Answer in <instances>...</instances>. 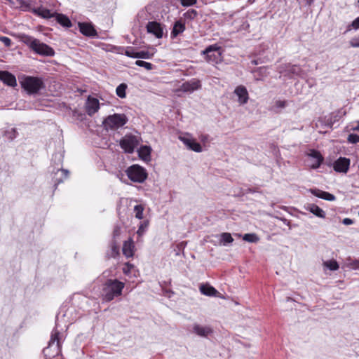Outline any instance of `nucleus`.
Wrapping results in <instances>:
<instances>
[{"label": "nucleus", "mask_w": 359, "mask_h": 359, "mask_svg": "<svg viewBox=\"0 0 359 359\" xmlns=\"http://www.w3.org/2000/svg\"><path fill=\"white\" fill-rule=\"evenodd\" d=\"M127 89V85L126 83H121L117 86L116 93L118 97L120 98H125L126 96V90Z\"/></svg>", "instance_id": "cd10ccee"}, {"label": "nucleus", "mask_w": 359, "mask_h": 359, "mask_svg": "<svg viewBox=\"0 0 359 359\" xmlns=\"http://www.w3.org/2000/svg\"><path fill=\"white\" fill-rule=\"evenodd\" d=\"M143 211L144 208L141 205H137L134 208V212L135 213V217L138 219H142L143 217Z\"/></svg>", "instance_id": "72a5a7b5"}, {"label": "nucleus", "mask_w": 359, "mask_h": 359, "mask_svg": "<svg viewBox=\"0 0 359 359\" xmlns=\"http://www.w3.org/2000/svg\"><path fill=\"white\" fill-rule=\"evenodd\" d=\"M135 65L144 67L147 70H151L153 69V65L151 63L143 60H136Z\"/></svg>", "instance_id": "473e14b6"}, {"label": "nucleus", "mask_w": 359, "mask_h": 359, "mask_svg": "<svg viewBox=\"0 0 359 359\" xmlns=\"http://www.w3.org/2000/svg\"><path fill=\"white\" fill-rule=\"evenodd\" d=\"M133 266L132 264L126 263L125 266L123 268V272L126 274L129 273Z\"/></svg>", "instance_id": "c03bdc74"}, {"label": "nucleus", "mask_w": 359, "mask_h": 359, "mask_svg": "<svg viewBox=\"0 0 359 359\" xmlns=\"http://www.w3.org/2000/svg\"><path fill=\"white\" fill-rule=\"evenodd\" d=\"M22 87L29 93H37L43 87L41 79L34 76H26L21 81Z\"/></svg>", "instance_id": "39448f33"}, {"label": "nucleus", "mask_w": 359, "mask_h": 359, "mask_svg": "<svg viewBox=\"0 0 359 359\" xmlns=\"http://www.w3.org/2000/svg\"><path fill=\"white\" fill-rule=\"evenodd\" d=\"M324 266L331 271H336L339 269V264L335 260H329L324 262Z\"/></svg>", "instance_id": "7c9ffc66"}, {"label": "nucleus", "mask_w": 359, "mask_h": 359, "mask_svg": "<svg viewBox=\"0 0 359 359\" xmlns=\"http://www.w3.org/2000/svg\"><path fill=\"white\" fill-rule=\"evenodd\" d=\"M201 88V81L198 79H193L189 81L183 83L177 91L184 93H192L194 90Z\"/></svg>", "instance_id": "9b49d317"}, {"label": "nucleus", "mask_w": 359, "mask_h": 359, "mask_svg": "<svg viewBox=\"0 0 359 359\" xmlns=\"http://www.w3.org/2000/svg\"><path fill=\"white\" fill-rule=\"evenodd\" d=\"M100 109V102L97 98L89 96L86 103V111L90 116L94 115Z\"/></svg>", "instance_id": "ddd939ff"}, {"label": "nucleus", "mask_w": 359, "mask_h": 359, "mask_svg": "<svg viewBox=\"0 0 359 359\" xmlns=\"http://www.w3.org/2000/svg\"><path fill=\"white\" fill-rule=\"evenodd\" d=\"M121 234V228L118 226H116L113 231V236L114 238L118 237Z\"/></svg>", "instance_id": "37998d69"}, {"label": "nucleus", "mask_w": 359, "mask_h": 359, "mask_svg": "<svg viewBox=\"0 0 359 359\" xmlns=\"http://www.w3.org/2000/svg\"><path fill=\"white\" fill-rule=\"evenodd\" d=\"M185 30V25L180 21H177L173 26V29L171 32L172 37L175 38L178 34L182 33Z\"/></svg>", "instance_id": "b1692460"}, {"label": "nucleus", "mask_w": 359, "mask_h": 359, "mask_svg": "<svg viewBox=\"0 0 359 359\" xmlns=\"http://www.w3.org/2000/svg\"><path fill=\"white\" fill-rule=\"evenodd\" d=\"M352 29H359V17L355 18L351 25L347 27V31H351Z\"/></svg>", "instance_id": "c9c22d12"}, {"label": "nucleus", "mask_w": 359, "mask_h": 359, "mask_svg": "<svg viewBox=\"0 0 359 359\" xmlns=\"http://www.w3.org/2000/svg\"><path fill=\"white\" fill-rule=\"evenodd\" d=\"M124 287V283L115 279L108 280L103 285L102 296L104 301L110 302L114 297L120 296Z\"/></svg>", "instance_id": "f03ea898"}, {"label": "nucleus", "mask_w": 359, "mask_h": 359, "mask_svg": "<svg viewBox=\"0 0 359 359\" xmlns=\"http://www.w3.org/2000/svg\"><path fill=\"white\" fill-rule=\"evenodd\" d=\"M137 51H135L133 49L127 50L126 51V55H127L128 57H130L136 58L135 55L137 54Z\"/></svg>", "instance_id": "a18cd8bd"}, {"label": "nucleus", "mask_w": 359, "mask_h": 359, "mask_svg": "<svg viewBox=\"0 0 359 359\" xmlns=\"http://www.w3.org/2000/svg\"><path fill=\"white\" fill-rule=\"evenodd\" d=\"M6 1L12 4H14V1L13 0H6ZM18 1H19L21 4H25V1L24 0H17Z\"/></svg>", "instance_id": "3c124183"}, {"label": "nucleus", "mask_w": 359, "mask_h": 359, "mask_svg": "<svg viewBox=\"0 0 359 359\" xmlns=\"http://www.w3.org/2000/svg\"><path fill=\"white\" fill-rule=\"evenodd\" d=\"M154 54L150 53L149 51L146 50H140L137 52V54L135 55V57L143 58V59H150L153 57Z\"/></svg>", "instance_id": "2f4dec72"}, {"label": "nucleus", "mask_w": 359, "mask_h": 359, "mask_svg": "<svg viewBox=\"0 0 359 359\" xmlns=\"http://www.w3.org/2000/svg\"><path fill=\"white\" fill-rule=\"evenodd\" d=\"M113 250H116V247H114V248H113Z\"/></svg>", "instance_id": "5fc2aeb1"}, {"label": "nucleus", "mask_w": 359, "mask_h": 359, "mask_svg": "<svg viewBox=\"0 0 359 359\" xmlns=\"http://www.w3.org/2000/svg\"><path fill=\"white\" fill-rule=\"evenodd\" d=\"M128 122V118L124 114L109 115L103 121V126L107 130H116L123 127Z\"/></svg>", "instance_id": "20e7f679"}, {"label": "nucleus", "mask_w": 359, "mask_h": 359, "mask_svg": "<svg viewBox=\"0 0 359 359\" xmlns=\"http://www.w3.org/2000/svg\"><path fill=\"white\" fill-rule=\"evenodd\" d=\"M220 238L221 243L224 245L233 241V239L229 233H222Z\"/></svg>", "instance_id": "c756f323"}, {"label": "nucleus", "mask_w": 359, "mask_h": 359, "mask_svg": "<svg viewBox=\"0 0 359 359\" xmlns=\"http://www.w3.org/2000/svg\"><path fill=\"white\" fill-rule=\"evenodd\" d=\"M0 41L4 43L6 47H9L11 45V40L6 36H0Z\"/></svg>", "instance_id": "a19ab883"}, {"label": "nucleus", "mask_w": 359, "mask_h": 359, "mask_svg": "<svg viewBox=\"0 0 359 359\" xmlns=\"http://www.w3.org/2000/svg\"><path fill=\"white\" fill-rule=\"evenodd\" d=\"M56 181H57V184H59V183L63 182V179H59V180L56 179Z\"/></svg>", "instance_id": "864d4df0"}, {"label": "nucleus", "mask_w": 359, "mask_h": 359, "mask_svg": "<svg viewBox=\"0 0 359 359\" xmlns=\"http://www.w3.org/2000/svg\"><path fill=\"white\" fill-rule=\"evenodd\" d=\"M351 161L346 157H339L333 163V169L337 172L346 173L349 169Z\"/></svg>", "instance_id": "9d476101"}, {"label": "nucleus", "mask_w": 359, "mask_h": 359, "mask_svg": "<svg viewBox=\"0 0 359 359\" xmlns=\"http://www.w3.org/2000/svg\"><path fill=\"white\" fill-rule=\"evenodd\" d=\"M180 140L191 150L196 152H201L202 147L199 143L196 142L194 139L180 137Z\"/></svg>", "instance_id": "2eb2a0df"}, {"label": "nucleus", "mask_w": 359, "mask_h": 359, "mask_svg": "<svg viewBox=\"0 0 359 359\" xmlns=\"http://www.w3.org/2000/svg\"><path fill=\"white\" fill-rule=\"evenodd\" d=\"M353 130L359 131V123H358V125L355 127L353 128Z\"/></svg>", "instance_id": "603ef678"}, {"label": "nucleus", "mask_w": 359, "mask_h": 359, "mask_svg": "<svg viewBox=\"0 0 359 359\" xmlns=\"http://www.w3.org/2000/svg\"><path fill=\"white\" fill-rule=\"evenodd\" d=\"M347 140L350 143H357L359 142V135L356 134H350L348 136Z\"/></svg>", "instance_id": "4c0bfd02"}, {"label": "nucleus", "mask_w": 359, "mask_h": 359, "mask_svg": "<svg viewBox=\"0 0 359 359\" xmlns=\"http://www.w3.org/2000/svg\"><path fill=\"white\" fill-rule=\"evenodd\" d=\"M243 240L249 243H257L259 238L255 233H245L243 236Z\"/></svg>", "instance_id": "c85d7f7f"}, {"label": "nucleus", "mask_w": 359, "mask_h": 359, "mask_svg": "<svg viewBox=\"0 0 359 359\" xmlns=\"http://www.w3.org/2000/svg\"><path fill=\"white\" fill-rule=\"evenodd\" d=\"M138 144V140L135 135H125L120 140V146L125 152L132 154Z\"/></svg>", "instance_id": "6e6552de"}, {"label": "nucleus", "mask_w": 359, "mask_h": 359, "mask_svg": "<svg viewBox=\"0 0 359 359\" xmlns=\"http://www.w3.org/2000/svg\"><path fill=\"white\" fill-rule=\"evenodd\" d=\"M57 173H60L63 176V178L66 179L68 177L69 171L67 170L60 169L57 170Z\"/></svg>", "instance_id": "49530a36"}, {"label": "nucleus", "mask_w": 359, "mask_h": 359, "mask_svg": "<svg viewBox=\"0 0 359 359\" xmlns=\"http://www.w3.org/2000/svg\"><path fill=\"white\" fill-rule=\"evenodd\" d=\"M279 72L283 74L285 76H302L303 75V70L299 66L291 65L290 64L280 66Z\"/></svg>", "instance_id": "1a4fd4ad"}, {"label": "nucleus", "mask_w": 359, "mask_h": 359, "mask_svg": "<svg viewBox=\"0 0 359 359\" xmlns=\"http://www.w3.org/2000/svg\"><path fill=\"white\" fill-rule=\"evenodd\" d=\"M203 54L205 55V59L208 62L216 63L222 60V48L217 44L207 47Z\"/></svg>", "instance_id": "0eeeda50"}, {"label": "nucleus", "mask_w": 359, "mask_h": 359, "mask_svg": "<svg viewBox=\"0 0 359 359\" xmlns=\"http://www.w3.org/2000/svg\"><path fill=\"white\" fill-rule=\"evenodd\" d=\"M193 330L196 334L201 337H207L212 332V330L210 327H203L198 324L194 325Z\"/></svg>", "instance_id": "4be33fe9"}, {"label": "nucleus", "mask_w": 359, "mask_h": 359, "mask_svg": "<svg viewBox=\"0 0 359 359\" xmlns=\"http://www.w3.org/2000/svg\"><path fill=\"white\" fill-rule=\"evenodd\" d=\"M234 93L238 97V102L241 105H243L248 102V92L244 86L240 85L237 86L234 90Z\"/></svg>", "instance_id": "4468645a"}, {"label": "nucleus", "mask_w": 359, "mask_h": 359, "mask_svg": "<svg viewBox=\"0 0 359 359\" xmlns=\"http://www.w3.org/2000/svg\"><path fill=\"white\" fill-rule=\"evenodd\" d=\"M151 149L149 146H142L138 150L139 156L140 158L145 161H149L151 159Z\"/></svg>", "instance_id": "5701e85b"}, {"label": "nucleus", "mask_w": 359, "mask_h": 359, "mask_svg": "<svg viewBox=\"0 0 359 359\" xmlns=\"http://www.w3.org/2000/svg\"><path fill=\"white\" fill-rule=\"evenodd\" d=\"M309 210L315 215L316 216L320 218H325V212L318 205L315 204H311L309 205Z\"/></svg>", "instance_id": "bb28decb"}, {"label": "nucleus", "mask_w": 359, "mask_h": 359, "mask_svg": "<svg viewBox=\"0 0 359 359\" xmlns=\"http://www.w3.org/2000/svg\"><path fill=\"white\" fill-rule=\"evenodd\" d=\"M148 33L154 34L156 38L161 39L163 35V29L159 22L156 21L149 22L147 25Z\"/></svg>", "instance_id": "f8f14e48"}, {"label": "nucleus", "mask_w": 359, "mask_h": 359, "mask_svg": "<svg viewBox=\"0 0 359 359\" xmlns=\"http://www.w3.org/2000/svg\"><path fill=\"white\" fill-rule=\"evenodd\" d=\"M79 27L80 32L87 36H95L97 35V32L93 26L90 23L79 22Z\"/></svg>", "instance_id": "f3484780"}, {"label": "nucleus", "mask_w": 359, "mask_h": 359, "mask_svg": "<svg viewBox=\"0 0 359 359\" xmlns=\"http://www.w3.org/2000/svg\"><path fill=\"white\" fill-rule=\"evenodd\" d=\"M147 226H148L147 222H144V223L141 224L140 226H139L137 233L141 236L146 231Z\"/></svg>", "instance_id": "58836bf2"}, {"label": "nucleus", "mask_w": 359, "mask_h": 359, "mask_svg": "<svg viewBox=\"0 0 359 359\" xmlns=\"http://www.w3.org/2000/svg\"><path fill=\"white\" fill-rule=\"evenodd\" d=\"M43 352L46 359H51L60 353V332L57 330L52 331L48 346L43 349Z\"/></svg>", "instance_id": "7ed1b4c3"}, {"label": "nucleus", "mask_w": 359, "mask_h": 359, "mask_svg": "<svg viewBox=\"0 0 359 359\" xmlns=\"http://www.w3.org/2000/svg\"><path fill=\"white\" fill-rule=\"evenodd\" d=\"M21 41L36 53L43 56H53L54 50L47 44L28 35H23Z\"/></svg>", "instance_id": "f257e3e1"}, {"label": "nucleus", "mask_w": 359, "mask_h": 359, "mask_svg": "<svg viewBox=\"0 0 359 359\" xmlns=\"http://www.w3.org/2000/svg\"><path fill=\"white\" fill-rule=\"evenodd\" d=\"M309 156L313 159L311 164L312 168H318L323 161V157L318 151L311 149L309 154Z\"/></svg>", "instance_id": "a211bd4d"}, {"label": "nucleus", "mask_w": 359, "mask_h": 359, "mask_svg": "<svg viewBox=\"0 0 359 359\" xmlns=\"http://www.w3.org/2000/svg\"><path fill=\"white\" fill-rule=\"evenodd\" d=\"M208 135H201L200 136V139H201V140L202 142H205V141H207V140H208Z\"/></svg>", "instance_id": "8fccbe9b"}, {"label": "nucleus", "mask_w": 359, "mask_h": 359, "mask_svg": "<svg viewBox=\"0 0 359 359\" xmlns=\"http://www.w3.org/2000/svg\"><path fill=\"white\" fill-rule=\"evenodd\" d=\"M5 135L10 140H13L17 136V131L15 128H11L5 133Z\"/></svg>", "instance_id": "e433bc0d"}, {"label": "nucleus", "mask_w": 359, "mask_h": 359, "mask_svg": "<svg viewBox=\"0 0 359 359\" xmlns=\"http://www.w3.org/2000/svg\"><path fill=\"white\" fill-rule=\"evenodd\" d=\"M200 291L203 294L209 297H217L219 294V292L215 287L209 285H201Z\"/></svg>", "instance_id": "aec40b11"}, {"label": "nucleus", "mask_w": 359, "mask_h": 359, "mask_svg": "<svg viewBox=\"0 0 359 359\" xmlns=\"http://www.w3.org/2000/svg\"><path fill=\"white\" fill-rule=\"evenodd\" d=\"M134 244L131 239L124 242L123 245V253L126 257H132L134 255Z\"/></svg>", "instance_id": "6ab92c4d"}, {"label": "nucleus", "mask_w": 359, "mask_h": 359, "mask_svg": "<svg viewBox=\"0 0 359 359\" xmlns=\"http://www.w3.org/2000/svg\"><path fill=\"white\" fill-rule=\"evenodd\" d=\"M349 43L351 47L359 48V36L351 39Z\"/></svg>", "instance_id": "ea45409f"}, {"label": "nucleus", "mask_w": 359, "mask_h": 359, "mask_svg": "<svg viewBox=\"0 0 359 359\" xmlns=\"http://www.w3.org/2000/svg\"><path fill=\"white\" fill-rule=\"evenodd\" d=\"M197 11L194 9H189L184 14V17L188 19H194L197 16Z\"/></svg>", "instance_id": "f704fd0d"}, {"label": "nucleus", "mask_w": 359, "mask_h": 359, "mask_svg": "<svg viewBox=\"0 0 359 359\" xmlns=\"http://www.w3.org/2000/svg\"><path fill=\"white\" fill-rule=\"evenodd\" d=\"M180 1L183 6H192L196 3V0H180Z\"/></svg>", "instance_id": "79ce46f5"}, {"label": "nucleus", "mask_w": 359, "mask_h": 359, "mask_svg": "<svg viewBox=\"0 0 359 359\" xmlns=\"http://www.w3.org/2000/svg\"><path fill=\"white\" fill-rule=\"evenodd\" d=\"M56 20L59 24H60L63 27H72V22L70 20L63 14H56Z\"/></svg>", "instance_id": "a878e982"}, {"label": "nucleus", "mask_w": 359, "mask_h": 359, "mask_svg": "<svg viewBox=\"0 0 359 359\" xmlns=\"http://www.w3.org/2000/svg\"><path fill=\"white\" fill-rule=\"evenodd\" d=\"M311 193L315 196L320 198H323L329 201H332L335 199V196L330 194L328 192L321 191L319 189H313L311 190Z\"/></svg>", "instance_id": "412c9836"}, {"label": "nucleus", "mask_w": 359, "mask_h": 359, "mask_svg": "<svg viewBox=\"0 0 359 359\" xmlns=\"http://www.w3.org/2000/svg\"><path fill=\"white\" fill-rule=\"evenodd\" d=\"M276 106L279 108H283L285 107V101H277L276 102Z\"/></svg>", "instance_id": "de8ad7c7"}, {"label": "nucleus", "mask_w": 359, "mask_h": 359, "mask_svg": "<svg viewBox=\"0 0 359 359\" xmlns=\"http://www.w3.org/2000/svg\"><path fill=\"white\" fill-rule=\"evenodd\" d=\"M0 80L9 86L14 87L17 85L15 76L7 71H0Z\"/></svg>", "instance_id": "dca6fc26"}, {"label": "nucleus", "mask_w": 359, "mask_h": 359, "mask_svg": "<svg viewBox=\"0 0 359 359\" xmlns=\"http://www.w3.org/2000/svg\"><path fill=\"white\" fill-rule=\"evenodd\" d=\"M343 224L345 225H350L353 224V220L349 218H345L343 220Z\"/></svg>", "instance_id": "09e8293b"}, {"label": "nucleus", "mask_w": 359, "mask_h": 359, "mask_svg": "<svg viewBox=\"0 0 359 359\" xmlns=\"http://www.w3.org/2000/svg\"><path fill=\"white\" fill-rule=\"evenodd\" d=\"M33 13L43 18H50L53 16V15L50 13V10L45 8L43 7H39L33 9Z\"/></svg>", "instance_id": "393cba45"}, {"label": "nucleus", "mask_w": 359, "mask_h": 359, "mask_svg": "<svg viewBox=\"0 0 359 359\" xmlns=\"http://www.w3.org/2000/svg\"><path fill=\"white\" fill-rule=\"evenodd\" d=\"M128 177L134 182L142 183L147 178L146 170L139 165H133L126 170Z\"/></svg>", "instance_id": "423d86ee"}]
</instances>
